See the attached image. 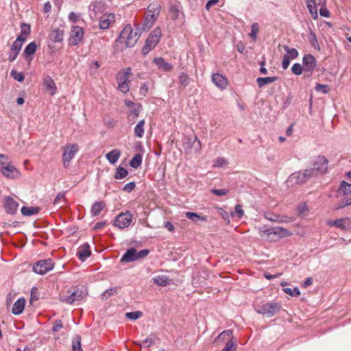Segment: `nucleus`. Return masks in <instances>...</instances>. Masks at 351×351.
<instances>
[{
	"label": "nucleus",
	"mask_w": 351,
	"mask_h": 351,
	"mask_svg": "<svg viewBox=\"0 0 351 351\" xmlns=\"http://www.w3.org/2000/svg\"><path fill=\"white\" fill-rule=\"evenodd\" d=\"M21 32L23 33V34H25L29 36L31 32L30 25L29 24L22 23L21 24Z\"/></svg>",
	"instance_id": "58"
},
{
	"label": "nucleus",
	"mask_w": 351,
	"mask_h": 351,
	"mask_svg": "<svg viewBox=\"0 0 351 351\" xmlns=\"http://www.w3.org/2000/svg\"><path fill=\"white\" fill-rule=\"evenodd\" d=\"M62 328V321L60 319H56L53 324L52 330L53 332H58Z\"/></svg>",
	"instance_id": "60"
},
{
	"label": "nucleus",
	"mask_w": 351,
	"mask_h": 351,
	"mask_svg": "<svg viewBox=\"0 0 351 351\" xmlns=\"http://www.w3.org/2000/svg\"><path fill=\"white\" fill-rule=\"evenodd\" d=\"M149 253L147 249L137 251L135 248L128 249L121 258V262L123 263L133 262L139 259L145 258Z\"/></svg>",
	"instance_id": "4"
},
{
	"label": "nucleus",
	"mask_w": 351,
	"mask_h": 351,
	"mask_svg": "<svg viewBox=\"0 0 351 351\" xmlns=\"http://www.w3.org/2000/svg\"><path fill=\"white\" fill-rule=\"evenodd\" d=\"M84 29L80 26H73L71 27L69 44L72 46L77 45L84 38Z\"/></svg>",
	"instance_id": "15"
},
{
	"label": "nucleus",
	"mask_w": 351,
	"mask_h": 351,
	"mask_svg": "<svg viewBox=\"0 0 351 351\" xmlns=\"http://www.w3.org/2000/svg\"><path fill=\"white\" fill-rule=\"evenodd\" d=\"M142 110L141 105L137 104L134 107L130 108V112L128 114V119L130 120L131 118L132 119H135L136 117H138L140 112Z\"/></svg>",
	"instance_id": "37"
},
{
	"label": "nucleus",
	"mask_w": 351,
	"mask_h": 351,
	"mask_svg": "<svg viewBox=\"0 0 351 351\" xmlns=\"http://www.w3.org/2000/svg\"><path fill=\"white\" fill-rule=\"evenodd\" d=\"M131 71L130 68H127L119 71L117 75L118 89L123 93H127L129 91V76L132 75Z\"/></svg>",
	"instance_id": "7"
},
{
	"label": "nucleus",
	"mask_w": 351,
	"mask_h": 351,
	"mask_svg": "<svg viewBox=\"0 0 351 351\" xmlns=\"http://www.w3.org/2000/svg\"><path fill=\"white\" fill-rule=\"evenodd\" d=\"M158 341V337L155 335H151L149 337L146 338L145 340L138 343V345L141 348H148L152 345L155 344L156 341Z\"/></svg>",
	"instance_id": "33"
},
{
	"label": "nucleus",
	"mask_w": 351,
	"mask_h": 351,
	"mask_svg": "<svg viewBox=\"0 0 351 351\" xmlns=\"http://www.w3.org/2000/svg\"><path fill=\"white\" fill-rule=\"evenodd\" d=\"M139 34L134 32L132 26L126 25L119 36V40L121 43H124L127 47H132L135 45L139 38Z\"/></svg>",
	"instance_id": "2"
},
{
	"label": "nucleus",
	"mask_w": 351,
	"mask_h": 351,
	"mask_svg": "<svg viewBox=\"0 0 351 351\" xmlns=\"http://www.w3.org/2000/svg\"><path fill=\"white\" fill-rule=\"evenodd\" d=\"M350 205H351V196L350 197L348 195L343 196V198L339 201L337 206L335 207V210H339Z\"/></svg>",
	"instance_id": "41"
},
{
	"label": "nucleus",
	"mask_w": 351,
	"mask_h": 351,
	"mask_svg": "<svg viewBox=\"0 0 351 351\" xmlns=\"http://www.w3.org/2000/svg\"><path fill=\"white\" fill-rule=\"evenodd\" d=\"M160 5L157 2L150 3L147 8V13L160 14Z\"/></svg>",
	"instance_id": "43"
},
{
	"label": "nucleus",
	"mask_w": 351,
	"mask_h": 351,
	"mask_svg": "<svg viewBox=\"0 0 351 351\" xmlns=\"http://www.w3.org/2000/svg\"><path fill=\"white\" fill-rule=\"evenodd\" d=\"M99 26L101 29H108L115 21V16L112 13L103 14L99 19Z\"/></svg>",
	"instance_id": "18"
},
{
	"label": "nucleus",
	"mask_w": 351,
	"mask_h": 351,
	"mask_svg": "<svg viewBox=\"0 0 351 351\" xmlns=\"http://www.w3.org/2000/svg\"><path fill=\"white\" fill-rule=\"evenodd\" d=\"M72 350L82 351L81 347V337L79 335H75L72 340Z\"/></svg>",
	"instance_id": "40"
},
{
	"label": "nucleus",
	"mask_w": 351,
	"mask_h": 351,
	"mask_svg": "<svg viewBox=\"0 0 351 351\" xmlns=\"http://www.w3.org/2000/svg\"><path fill=\"white\" fill-rule=\"evenodd\" d=\"M313 177L312 171L308 169L304 171H298L292 173L287 180V183L291 185L301 184L307 182L311 178Z\"/></svg>",
	"instance_id": "8"
},
{
	"label": "nucleus",
	"mask_w": 351,
	"mask_h": 351,
	"mask_svg": "<svg viewBox=\"0 0 351 351\" xmlns=\"http://www.w3.org/2000/svg\"><path fill=\"white\" fill-rule=\"evenodd\" d=\"M280 304L276 302L264 303L257 305L255 310L258 313L266 315L268 317L276 315L280 309Z\"/></svg>",
	"instance_id": "9"
},
{
	"label": "nucleus",
	"mask_w": 351,
	"mask_h": 351,
	"mask_svg": "<svg viewBox=\"0 0 351 351\" xmlns=\"http://www.w3.org/2000/svg\"><path fill=\"white\" fill-rule=\"evenodd\" d=\"M350 194H351V184L347 183L346 181H342L337 191V195L346 196Z\"/></svg>",
	"instance_id": "29"
},
{
	"label": "nucleus",
	"mask_w": 351,
	"mask_h": 351,
	"mask_svg": "<svg viewBox=\"0 0 351 351\" xmlns=\"http://www.w3.org/2000/svg\"><path fill=\"white\" fill-rule=\"evenodd\" d=\"M161 38V31L159 28L154 29L145 41V45L142 49L143 55L148 54L158 43Z\"/></svg>",
	"instance_id": "6"
},
{
	"label": "nucleus",
	"mask_w": 351,
	"mask_h": 351,
	"mask_svg": "<svg viewBox=\"0 0 351 351\" xmlns=\"http://www.w3.org/2000/svg\"><path fill=\"white\" fill-rule=\"evenodd\" d=\"M105 207V203L102 201L95 202L91 206L90 213L93 217L98 216Z\"/></svg>",
	"instance_id": "30"
},
{
	"label": "nucleus",
	"mask_w": 351,
	"mask_h": 351,
	"mask_svg": "<svg viewBox=\"0 0 351 351\" xmlns=\"http://www.w3.org/2000/svg\"><path fill=\"white\" fill-rule=\"evenodd\" d=\"M120 156V150L114 149L106 154V158L111 165H114L119 160Z\"/></svg>",
	"instance_id": "28"
},
{
	"label": "nucleus",
	"mask_w": 351,
	"mask_h": 351,
	"mask_svg": "<svg viewBox=\"0 0 351 351\" xmlns=\"http://www.w3.org/2000/svg\"><path fill=\"white\" fill-rule=\"evenodd\" d=\"M21 47H22V45L19 44L18 43H16L15 41L13 43V44L10 47V49L9 53H8L9 62H12L16 59V58L21 49Z\"/></svg>",
	"instance_id": "25"
},
{
	"label": "nucleus",
	"mask_w": 351,
	"mask_h": 351,
	"mask_svg": "<svg viewBox=\"0 0 351 351\" xmlns=\"http://www.w3.org/2000/svg\"><path fill=\"white\" fill-rule=\"evenodd\" d=\"M143 156L140 154H136L131 160L130 164L133 168H138L142 163Z\"/></svg>",
	"instance_id": "42"
},
{
	"label": "nucleus",
	"mask_w": 351,
	"mask_h": 351,
	"mask_svg": "<svg viewBox=\"0 0 351 351\" xmlns=\"http://www.w3.org/2000/svg\"><path fill=\"white\" fill-rule=\"evenodd\" d=\"M327 224L342 230H348L351 228V218L344 217L336 220H329L327 221Z\"/></svg>",
	"instance_id": "17"
},
{
	"label": "nucleus",
	"mask_w": 351,
	"mask_h": 351,
	"mask_svg": "<svg viewBox=\"0 0 351 351\" xmlns=\"http://www.w3.org/2000/svg\"><path fill=\"white\" fill-rule=\"evenodd\" d=\"M66 203L64 193H59L53 200L54 205H60Z\"/></svg>",
	"instance_id": "51"
},
{
	"label": "nucleus",
	"mask_w": 351,
	"mask_h": 351,
	"mask_svg": "<svg viewBox=\"0 0 351 351\" xmlns=\"http://www.w3.org/2000/svg\"><path fill=\"white\" fill-rule=\"evenodd\" d=\"M234 211L237 214L238 217L239 219H241L244 215V211L243 210L242 206L240 204L236 205Z\"/></svg>",
	"instance_id": "64"
},
{
	"label": "nucleus",
	"mask_w": 351,
	"mask_h": 351,
	"mask_svg": "<svg viewBox=\"0 0 351 351\" xmlns=\"http://www.w3.org/2000/svg\"><path fill=\"white\" fill-rule=\"evenodd\" d=\"M185 216L188 219H189L193 221H197L198 220H202V221H206L207 220L206 217L201 216V215H198L197 213H193V212H186L185 213Z\"/></svg>",
	"instance_id": "39"
},
{
	"label": "nucleus",
	"mask_w": 351,
	"mask_h": 351,
	"mask_svg": "<svg viewBox=\"0 0 351 351\" xmlns=\"http://www.w3.org/2000/svg\"><path fill=\"white\" fill-rule=\"evenodd\" d=\"M308 40L315 49H319V45L316 35L313 32H311L308 34Z\"/></svg>",
	"instance_id": "47"
},
{
	"label": "nucleus",
	"mask_w": 351,
	"mask_h": 351,
	"mask_svg": "<svg viewBox=\"0 0 351 351\" xmlns=\"http://www.w3.org/2000/svg\"><path fill=\"white\" fill-rule=\"evenodd\" d=\"M178 79H179L180 84L183 87H186L189 84L190 78H189L188 74H186V73L182 72L179 75Z\"/></svg>",
	"instance_id": "45"
},
{
	"label": "nucleus",
	"mask_w": 351,
	"mask_h": 351,
	"mask_svg": "<svg viewBox=\"0 0 351 351\" xmlns=\"http://www.w3.org/2000/svg\"><path fill=\"white\" fill-rule=\"evenodd\" d=\"M237 345L232 338L226 343L225 348L221 351H236Z\"/></svg>",
	"instance_id": "49"
},
{
	"label": "nucleus",
	"mask_w": 351,
	"mask_h": 351,
	"mask_svg": "<svg viewBox=\"0 0 351 351\" xmlns=\"http://www.w3.org/2000/svg\"><path fill=\"white\" fill-rule=\"evenodd\" d=\"M4 207L7 213L14 215L16 213L19 204L11 197H7L5 200Z\"/></svg>",
	"instance_id": "23"
},
{
	"label": "nucleus",
	"mask_w": 351,
	"mask_h": 351,
	"mask_svg": "<svg viewBox=\"0 0 351 351\" xmlns=\"http://www.w3.org/2000/svg\"><path fill=\"white\" fill-rule=\"evenodd\" d=\"M132 216L130 211L120 213L115 219L114 225L119 229L128 228L132 223Z\"/></svg>",
	"instance_id": "13"
},
{
	"label": "nucleus",
	"mask_w": 351,
	"mask_h": 351,
	"mask_svg": "<svg viewBox=\"0 0 351 351\" xmlns=\"http://www.w3.org/2000/svg\"><path fill=\"white\" fill-rule=\"evenodd\" d=\"M53 267L54 263L51 259L40 260L33 265V271L38 274L44 275L52 270Z\"/></svg>",
	"instance_id": "11"
},
{
	"label": "nucleus",
	"mask_w": 351,
	"mask_h": 351,
	"mask_svg": "<svg viewBox=\"0 0 351 351\" xmlns=\"http://www.w3.org/2000/svg\"><path fill=\"white\" fill-rule=\"evenodd\" d=\"M37 48L38 45L36 43L35 41L29 43L23 50V55L25 60H27L28 62H30L34 58V56Z\"/></svg>",
	"instance_id": "20"
},
{
	"label": "nucleus",
	"mask_w": 351,
	"mask_h": 351,
	"mask_svg": "<svg viewBox=\"0 0 351 351\" xmlns=\"http://www.w3.org/2000/svg\"><path fill=\"white\" fill-rule=\"evenodd\" d=\"M10 75L16 81L21 82L25 80V75L23 73L18 72L16 70L12 69L10 71Z\"/></svg>",
	"instance_id": "48"
},
{
	"label": "nucleus",
	"mask_w": 351,
	"mask_h": 351,
	"mask_svg": "<svg viewBox=\"0 0 351 351\" xmlns=\"http://www.w3.org/2000/svg\"><path fill=\"white\" fill-rule=\"evenodd\" d=\"M211 193L218 195V196H223L226 195L228 193V189H211L210 190Z\"/></svg>",
	"instance_id": "59"
},
{
	"label": "nucleus",
	"mask_w": 351,
	"mask_h": 351,
	"mask_svg": "<svg viewBox=\"0 0 351 351\" xmlns=\"http://www.w3.org/2000/svg\"><path fill=\"white\" fill-rule=\"evenodd\" d=\"M284 291L291 296H299L300 295V291L298 287L293 289L285 288Z\"/></svg>",
	"instance_id": "55"
},
{
	"label": "nucleus",
	"mask_w": 351,
	"mask_h": 351,
	"mask_svg": "<svg viewBox=\"0 0 351 351\" xmlns=\"http://www.w3.org/2000/svg\"><path fill=\"white\" fill-rule=\"evenodd\" d=\"M232 336V332L230 330H226L221 332L217 337L215 339V341H223L226 339L231 337Z\"/></svg>",
	"instance_id": "44"
},
{
	"label": "nucleus",
	"mask_w": 351,
	"mask_h": 351,
	"mask_svg": "<svg viewBox=\"0 0 351 351\" xmlns=\"http://www.w3.org/2000/svg\"><path fill=\"white\" fill-rule=\"evenodd\" d=\"M119 288V287H112L107 289L106 291L103 293V297L108 298V297L115 295L117 293Z\"/></svg>",
	"instance_id": "56"
},
{
	"label": "nucleus",
	"mask_w": 351,
	"mask_h": 351,
	"mask_svg": "<svg viewBox=\"0 0 351 351\" xmlns=\"http://www.w3.org/2000/svg\"><path fill=\"white\" fill-rule=\"evenodd\" d=\"M154 62L160 69L163 71L168 72L173 69V65L169 62H167L161 57L154 58Z\"/></svg>",
	"instance_id": "26"
},
{
	"label": "nucleus",
	"mask_w": 351,
	"mask_h": 351,
	"mask_svg": "<svg viewBox=\"0 0 351 351\" xmlns=\"http://www.w3.org/2000/svg\"><path fill=\"white\" fill-rule=\"evenodd\" d=\"M80 17V14H78L74 12H71L69 14V21L73 23H75L79 20Z\"/></svg>",
	"instance_id": "61"
},
{
	"label": "nucleus",
	"mask_w": 351,
	"mask_h": 351,
	"mask_svg": "<svg viewBox=\"0 0 351 351\" xmlns=\"http://www.w3.org/2000/svg\"><path fill=\"white\" fill-rule=\"evenodd\" d=\"M107 5L101 0L92 1L88 6V14L91 19H97L106 14Z\"/></svg>",
	"instance_id": "5"
},
{
	"label": "nucleus",
	"mask_w": 351,
	"mask_h": 351,
	"mask_svg": "<svg viewBox=\"0 0 351 351\" xmlns=\"http://www.w3.org/2000/svg\"><path fill=\"white\" fill-rule=\"evenodd\" d=\"M258 31H259L258 24L257 23H252V29H251L250 36L254 40H256L257 34H258Z\"/></svg>",
	"instance_id": "52"
},
{
	"label": "nucleus",
	"mask_w": 351,
	"mask_h": 351,
	"mask_svg": "<svg viewBox=\"0 0 351 351\" xmlns=\"http://www.w3.org/2000/svg\"><path fill=\"white\" fill-rule=\"evenodd\" d=\"M25 305V300L23 298L18 299L14 304L12 312L14 315L21 314L23 310Z\"/></svg>",
	"instance_id": "27"
},
{
	"label": "nucleus",
	"mask_w": 351,
	"mask_h": 351,
	"mask_svg": "<svg viewBox=\"0 0 351 351\" xmlns=\"http://www.w3.org/2000/svg\"><path fill=\"white\" fill-rule=\"evenodd\" d=\"M278 80V77H258L256 82L259 88H263L264 86L268 84L273 83Z\"/></svg>",
	"instance_id": "32"
},
{
	"label": "nucleus",
	"mask_w": 351,
	"mask_h": 351,
	"mask_svg": "<svg viewBox=\"0 0 351 351\" xmlns=\"http://www.w3.org/2000/svg\"><path fill=\"white\" fill-rule=\"evenodd\" d=\"M152 280L155 284L161 287L167 286L170 282L169 277L164 275L156 276Z\"/></svg>",
	"instance_id": "34"
},
{
	"label": "nucleus",
	"mask_w": 351,
	"mask_h": 351,
	"mask_svg": "<svg viewBox=\"0 0 351 351\" xmlns=\"http://www.w3.org/2000/svg\"><path fill=\"white\" fill-rule=\"evenodd\" d=\"M302 64L304 71L305 72L310 73V74L312 73L317 65L315 57L311 54L304 56L302 58Z\"/></svg>",
	"instance_id": "19"
},
{
	"label": "nucleus",
	"mask_w": 351,
	"mask_h": 351,
	"mask_svg": "<svg viewBox=\"0 0 351 351\" xmlns=\"http://www.w3.org/2000/svg\"><path fill=\"white\" fill-rule=\"evenodd\" d=\"M303 70L304 68L300 63H295L291 67L292 73L296 75H301Z\"/></svg>",
	"instance_id": "53"
},
{
	"label": "nucleus",
	"mask_w": 351,
	"mask_h": 351,
	"mask_svg": "<svg viewBox=\"0 0 351 351\" xmlns=\"http://www.w3.org/2000/svg\"><path fill=\"white\" fill-rule=\"evenodd\" d=\"M78 149L79 147L77 144H69L64 147L62 154V162L64 167L69 165Z\"/></svg>",
	"instance_id": "12"
},
{
	"label": "nucleus",
	"mask_w": 351,
	"mask_h": 351,
	"mask_svg": "<svg viewBox=\"0 0 351 351\" xmlns=\"http://www.w3.org/2000/svg\"><path fill=\"white\" fill-rule=\"evenodd\" d=\"M28 36L25 34H23V33H20V34L17 36L15 42L19 44L23 45V43L26 41Z\"/></svg>",
	"instance_id": "62"
},
{
	"label": "nucleus",
	"mask_w": 351,
	"mask_h": 351,
	"mask_svg": "<svg viewBox=\"0 0 351 351\" xmlns=\"http://www.w3.org/2000/svg\"><path fill=\"white\" fill-rule=\"evenodd\" d=\"M43 85L51 95H54L57 92V87L54 80L49 75H45L43 78Z\"/></svg>",
	"instance_id": "24"
},
{
	"label": "nucleus",
	"mask_w": 351,
	"mask_h": 351,
	"mask_svg": "<svg viewBox=\"0 0 351 351\" xmlns=\"http://www.w3.org/2000/svg\"><path fill=\"white\" fill-rule=\"evenodd\" d=\"M136 186V184L134 182H130L123 186V191L126 192H131Z\"/></svg>",
	"instance_id": "63"
},
{
	"label": "nucleus",
	"mask_w": 351,
	"mask_h": 351,
	"mask_svg": "<svg viewBox=\"0 0 351 351\" xmlns=\"http://www.w3.org/2000/svg\"><path fill=\"white\" fill-rule=\"evenodd\" d=\"M64 38V31L60 28H53L49 33L47 46L51 49L53 47V44L61 43Z\"/></svg>",
	"instance_id": "14"
},
{
	"label": "nucleus",
	"mask_w": 351,
	"mask_h": 351,
	"mask_svg": "<svg viewBox=\"0 0 351 351\" xmlns=\"http://www.w3.org/2000/svg\"><path fill=\"white\" fill-rule=\"evenodd\" d=\"M328 161L324 156H319L313 162V167L308 169L312 171V175L315 176L318 174L325 173L328 169Z\"/></svg>",
	"instance_id": "10"
},
{
	"label": "nucleus",
	"mask_w": 351,
	"mask_h": 351,
	"mask_svg": "<svg viewBox=\"0 0 351 351\" xmlns=\"http://www.w3.org/2000/svg\"><path fill=\"white\" fill-rule=\"evenodd\" d=\"M145 120L142 119L136 124V125L134 128V134L138 138H142L144 135L145 130H144V125H145Z\"/></svg>",
	"instance_id": "35"
},
{
	"label": "nucleus",
	"mask_w": 351,
	"mask_h": 351,
	"mask_svg": "<svg viewBox=\"0 0 351 351\" xmlns=\"http://www.w3.org/2000/svg\"><path fill=\"white\" fill-rule=\"evenodd\" d=\"M228 164L227 159L223 157L216 158L214 162V167H223Z\"/></svg>",
	"instance_id": "50"
},
{
	"label": "nucleus",
	"mask_w": 351,
	"mask_h": 351,
	"mask_svg": "<svg viewBox=\"0 0 351 351\" xmlns=\"http://www.w3.org/2000/svg\"><path fill=\"white\" fill-rule=\"evenodd\" d=\"M283 49L286 51L285 56L291 60L295 59L299 55L298 50L295 48H290L287 45H284Z\"/></svg>",
	"instance_id": "38"
},
{
	"label": "nucleus",
	"mask_w": 351,
	"mask_h": 351,
	"mask_svg": "<svg viewBox=\"0 0 351 351\" xmlns=\"http://www.w3.org/2000/svg\"><path fill=\"white\" fill-rule=\"evenodd\" d=\"M159 14H153V13H147L145 16L144 26L145 27L149 29L151 28L154 24L155 23L156 21L157 20Z\"/></svg>",
	"instance_id": "31"
},
{
	"label": "nucleus",
	"mask_w": 351,
	"mask_h": 351,
	"mask_svg": "<svg viewBox=\"0 0 351 351\" xmlns=\"http://www.w3.org/2000/svg\"><path fill=\"white\" fill-rule=\"evenodd\" d=\"M69 295H63L60 296V300L69 304H72L76 301L83 300L88 294L86 289L84 287H77L76 289H69Z\"/></svg>",
	"instance_id": "3"
},
{
	"label": "nucleus",
	"mask_w": 351,
	"mask_h": 351,
	"mask_svg": "<svg viewBox=\"0 0 351 351\" xmlns=\"http://www.w3.org/2000/svg\"><path fill=\"white\" fill-rule=\"evenodd\" d=\"M142 312L141 311H134V312H129L125 314V316L127 318L135 320L138 318H140L142 316Z\"/></svg>",
	"instance_id": "54"
},
{
	"label": "nucleus",
	"mask_w": 351,
	"mask_h": 351,
	"mask_svg": "<svg viewBox=\"0 0 351 351\" xmlns=\"http://www.w3.org/2000/svg\"><path fill=\"white\" fill-rule=\"evenodd\" d=\"M258 232L263 239L269 242H274L280 238L292 234L291 232L281 227L267 228L265 226L259 228Z\"/></svg>",
	"instance_id": "1"
},
{
	"label": "nucleus",
	"mask_w": 351,
	"mask_h": 351,
	"mask_svg": "<svg viewBox=\"0 0 351 351\" xmlns=\"http://www.w3.org/2000/svg\"><path fill=\"white\" fill-rule=\"evenodd\" d=\"M213 83L221 90H223L227 87V79L220 73H214L212 75Z\"/></svg>",
	"instance_id": "22"
},
{
	"label": "nucleus",
	"mask_w": 351,
	"mask_h": 351,
	"mask_svg": "<svg viewBox=\"0 0 351 351\" xmlns=\"http://www.w3.org/2000/svg\"><path fill=\"white\" fill-rule=\"evenodd\" d=\"M40 208L38 207L23 206L21 211L25 216H32L38 213Z\"/></svg>",
	"instance_id": "36"
},
{
	"label": "nucleus",
	"mask_w": 351,
	"mask_h": 351,
	"mask_svg": "<svg viewBox=\"0 0 351 351\" xmlns=\"http://www.w3.org/2000/svg\"><path fill=\"white\" fill-rule=\"evenodd\" d=\"M315 89L316 91L322 92V93H324V94L328 93L330 90V88L327 84H317L315 86Z\"/></svg>",
	"instance_id": "57"
},
{
	"label": "nucleus",
	"mask_w": 351,
	"mask_h": 351,
	"mask_svg": "<svg viewBox=\"0 0 351 351\" xmlns=\"http://www.w3.org/2000/svg\"><path fill=\"white\" fill-rule=\"evenodd\" d=\"M77 255L78 258L84 262L91 255L90 247L88 243H85L77 249Z\"/></svg>",
	"instance_id": "21"
},
{
	"label": "nucleus",
	"mask_w": 351,
	"mask_h": 351,
	"mask_svg": "<svg viewBox=\"0 0 351 351\" xmlns=\"http://www.w3.org/2000/svg\"><path fill=\"white\" fill-rule=\"evenodd\" d=\"M128 174V171L121 167H118L116 169V173L114 174V178L115 179H123L124 178H125Z\"/></svg>",
	"instance_id": "46"
},
{
	"label": "nucleus",
	"mask_w": 351,
	"mask_h": 351,
	"mask_svg": "<svg viewBox=\"0 0 351 351\" xmlns=\"http://www.w3.org/2000/svg\"><path fill=\"white\" fill-rule=\"evenodd\" d=\"M5 166L0 167V172L9 179H17L20 177V171L12 165L9 162L5 164Z\"/></svg>",
	"instance_id": "16"
}]
</instances>
